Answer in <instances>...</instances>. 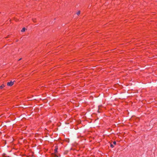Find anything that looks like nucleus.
I'll return each mask as SVG.
<instances>
[{"instance_id":"nucleus-1","label":"nucleus","mask_w":157,"mask_h":157,"mask_svg":"<svg viewBox=\"0 0 157 157\" xmlns=\"http://www.w3.org/2000/svg\"><path fill=\"white\" fill-rule=\"evenodd\" d=\"M13 84V82L12 81H10L9 82H8L7 83V85L9 86H12Z\"/></svg>"},{"instance_id":"nucleus-2","label":"nucleus","mask_w":157,"mask_h":157,"mask_svg":"<svg viewBox=\"0 0 157 157\" xmlns=\"http://www.w3.org/2000/svg\"><path fill=\"white\" fill-rule=\"evenodd\" d=\"M25 28H22V29L21 30V31L22 32H24L25 31Z\"/></svg>"},{"instance_id":"nucleus-3","label":"nucleus","mask_w":157,"mask_h":157,"mask_svg":"<svg viewBox=\"0 0 157 157\" xmlns=\"http://www.w3.org/2000/svg\"><path fill=\"white\" fill-rule=\"evenodd\" d=\"M4 87V85L3 84L0 87L1 89H3Z\"/></svg>"},{"instance_id":"nucleus-4","label":"nucleus","mask_w":157,"mask_h":157,"mask_svg":"<svg viewBox=\"0 0 157 157\" xmlns=\"http://www.w3.org/2000/svg\"><path fill=\"white\" fill-rule=\"evenodd\" d=\"M80 11H78L77 13V15H78L80 14Z\"/></svg>"},{"instance_id":"nucleus-5","label":"nucleus","mask_w":157,"mask_h":157,"mask_svg":"<svg viewBox=\"0 0 157 157\" xmlns=\"http://www.w3.org/2000/svg\"><path fill=\"white\" fill-rule=\"evenodd\" d=\"M110 146L111 147H112V148H113L114 147V146L112 144H111V145H110Z\"/></svg>"},{"instance_id":"nucleus-6","label":"nucleus","mask_w":157,"mask_h":157,"mask_svg":"<svg viewBox=\"0 0 157 157\" xmlns=\"http://www.w3.org/2000/svg\"><path fill=\"white\" fill-rule=\"evenodd\" d=\"M57 148H56L55 149V152H57Z\"/></svg>"},{"instance_id":"nucleus-7","label":"nucleus","mask_w":157,"mask_h":157,"mask_svg":"<svg viewBox=\"0 0 157 157\" xmlns=\"http://www.w3.org/2000/svg\"><path fill=\"white\" fill-rule=\"evenodd\" d=\"M113 144H116V142L115 141H114V142H113Z\"/></svg>"},{"instance_id":"nucleus-8","label":"nucleus","mask_w":157,"mask_h":157,"mask_svg":"<svg viewBox=\"0 0 157 157\" xmlns=\"http://www.w3.org/2000/svg\"><path fill=\"white\" fill-rule=\"evenodd\" d=\"M21 59H19V60H20Z\"/></svg>"}]
</instances>
